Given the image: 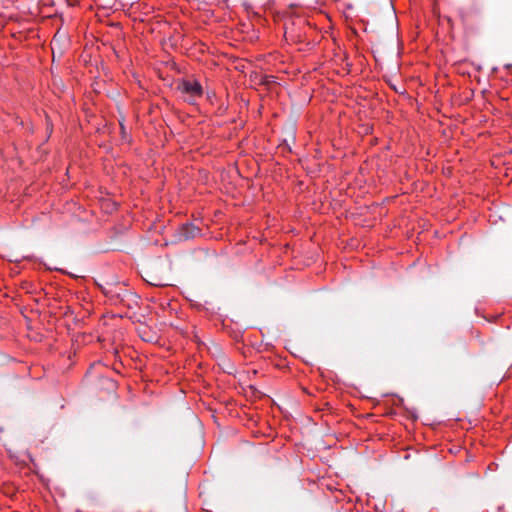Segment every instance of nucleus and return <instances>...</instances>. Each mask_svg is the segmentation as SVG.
<instances>
[{
	"mask_svg": "<svg viewBox=\"0 0 512 512\" xmlns=\"http://www.w3.org/2000/svg\"><path fill=\"white\" fill-rule=\"evenodd\" d=\"M185 101L194 104L203 95V88L199 81L195 79H184L178 86Z\"/></svg>",
	"mask_w": 512,
	"mask_h": 512,
	"instance_id": "1",
	"label": "nucleus"
},
{
	"mask_svg": "<svg viewBox=\"0 0 512 512\" xmlns=\"http://www.w3.org/2000/svg\"><path fill=\"white\" fill-rule=\"evenodd\" d=\"M199 233V229L191 223H185L178 229L180 240H189L194 238Z\"/></svg>",
	"mask_w": 512,
	"mask_h": 512,
	"instance_id": "2",
	"label": "nucleus"
}]
</instances>
